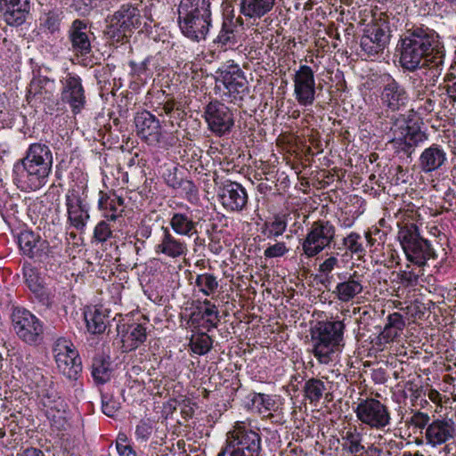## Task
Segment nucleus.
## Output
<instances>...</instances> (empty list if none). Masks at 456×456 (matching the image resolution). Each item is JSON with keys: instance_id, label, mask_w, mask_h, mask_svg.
<instances>
[{"instance_id": "1", "label": "nucleus", "mask_w": 456, "mask_h": 456, "mask_svg": "<svg viewBox=\"0 0 456 456\" xmlns=\"http://www.w3.org/2000/svg\"><path fill=\"white\" fill-rule=\"evenodd\" d=\"M399 63L403 69L414 72L428 69L429 82L435 86L444 65L445 49L438 33L425 25L407 28L398 43Z\"/></svg>"}, {"instance_id": "2", "label": "nucleus", "mask_w": 456, "mask_h": 456, "mask_svg": "<svg viewBox=\"0 0 456 456\" xmlns=\"http://www.w3.org/2000/svg\"><path fill=\"white\" fill-rule=\"evenodd\" d=\"M53 153L49 146L31 143L24 158L14 166V180L19 188L25 191H35L45 186L53 167Z\"/></svg>"}, {"instance_id": "3", "label": "nucleus", "mask_w": 456, "mask_h": 456, "mask_svg": "<svg viewBox=\"0 0 456 456\" xmlns=\"http://www.w3.org/2000/svg\"><path fill=\"white\" fill-rule=\"evenodd\" d=\"M177 23L182 34L192 42L205 40L212 27L211 0H181Z\"/></svg>"}, {"instance_id": "4", "label": "nucleus", "mask_w": 456, "mask_h": 456, "mask_svg": "<svg viewBox=\"0 0 456 456\" xmlns=\"http://www.w3.org/2000/svg\"><path fill=\"white\" fill-rule=\"evenodd\" d=\"M154 21L150 7L142 10L137 5L124 4L110 18L106 35L116 43H125L135 30L148 32Z\"/></svg>"}, {"instance_id": "5", "label": "nucleus", "mask_w": 456, "mask_h": 456, "mask_svg": "<svg viewBox=\"0 0 456 456\" xmlns=\"http://www.w3.org/2000/svg\"><path fill=\"white\" fill-rule=\"evenodd\" d=\"M345 328L343 321H322L312 330L313 354L320 363L332 362L335 353L344 346Z\"/></svg>"}, {"instance_id": "6", "label": "nucleus", "mask_w": 456, "mask_h": 456, "mask_svg": "<svg viewBox=\"0 0 456 456\" xmlns=\"http://www.w3.org/2000/svg\"><path fill=\"white\" fill-rule=\"evenodd\" d=\"M261 443L258 428L253 429L249 424L238 421L226 434L225 444L217 456H261Z\"/></svg>"}, {"instance_id": "7", "label": "nucleus", "mask_w": 456, "mask_h": 456, "mask_svg": "<svg viewBox=\"0 0 456 456\" xmlns=\"http://www.w3.org/2000/svg\"><path fill=\"white\" fill-rule=\"evenodd\" d=\"M397 237L407 260L411 264L422 267L428 260L438 257L429 240L421 236L416 224L404 223L400 226Z\"/></svg>"}, {"instance_id": "8", "label": "nucleus", "mask_w": 456, "mask_h": 456, "mask_svg": "<svg viewBox=\"0 0 456 456\" xmlns=\"http://www.w3.org/2000/svg\"><path fill=\"white\" fill-rule=\"evenodd\" d=\"M86 189V184L81 182L71 186L65 195L67 223L79 232L86 230L90 219Z\"/></svg>"}, {"instance_id": "9", "label": "nucleus", "mask_w": 456, "mask_h": 456, "mask_svg": "<svg viewBox=\"0 0 456 456\" xmlns=\"http://www.w3.org/2000/svg\"><path fill=\"white\" fill-rule=\"evenodd\" d=\"M390 37L391 30L387 20L379 19L368 24L360 40L362 56L371 61L379 58L389 45Z\"/></svg>"}, {"instance_id": "10", "label": "nucleus", "mask_w": 456, "mask_h": 456, "mask_svg": "<svg viewBox=\"0 0 456 456\" xmlns=\"http://www.w3.org/2000/svg\"><path fill=\"white\" fill-rule=\"evenodd\" d=\"M12 324L17 337L29 346H38L44 340L45 324L24 307H13Z\"/></svg>"}, {"instance_id": "11", "label": "nucleus", "mask_w": 456, "mask_h": 456, "mask_svg": "<svg viewBox=\"0 0 456 456\" xmlns=\"http://www.w3.org/2000/svg\"><path fill=\"white\" fill-rule=\"evenodd\" d=\"M337 229L329 220L319 219L312 223L303 240L302 250L309 257H314L334 243Z\"/></svg>"}, {"instance_id": "12", "label": "nucleus", "mask_w": 456, "mask_h": 456, "mask_svg": "<svg viewBox=\"0 0 456 456\" xmlns=\"http://www.w3.org/2000/svg\"><path fill=\"white\" fill-rule=\"evenodd\" d=\"M216 82H220L225 88L224 95L229 102L240 104L248 93V83L243 70L233 61H228L216 70Z\"/></svg>"}, {"instance_id": "13", "label": "nucleus", "mask_w": 456, "mask_h": 456, "mask_svg": "<svg viewBox=\"0 0 456 456\" xmlns=\"http://www.w3.org/2000/svg\"><path fill=\"white\" fill-rule=\"evenodd\" d=\"M354 412L357 419L371 429L385 430L391 424L388 406L376 398L361 399Z\"/></svg>"}, {"instance_id": "14", "label": "nucleus", "mask_w": 456, "mask_h": 456, "mask_svg": "<svg viewBox=\"0 0 456 456\" xmlns=\"http://www.w3.org/2000/svg\"><path fill=\"white\" fill-rule=\"evenodd\" d=\"M53 352L59 371L69 380H77L82 372V361L73 343L59 338L53 346Z\"/></svg>"}, {"instance_id": "15", "label": "nucleus", "mask_w": 456, "mask_h": 456, "mask_svg": "<svg viewBox=\"0 0 456 456\" xmlns=\"http://www.w3.org/2000/svg\"><path fill=\"white\" fill-rule=\"evenodd\" d=\"M380 102L387 111L397 112L404 109L410 100L403 85L390 74L380 76Z\"/></svg>"}, {"instance_id": "16", "label": "nucleus", "mask_w": 456, "mask_h": 456, "mask_svg": "<svg viewBox=\"0 0 456 456\" xmlns=\"http://www.w3.org/2000/svg\"><path fill=\"white\" fill-rule=\"evenodd\" d=\"M204 118L208 129L217 136L230 133L234 126L232 110L218 100L211 101L205 106Z\"/></svg>"}, {"instance_id": "17", "label": "nucleus", "mask_w": 456, "mask_h": 456, "mask_svg": "<svg viewBox=\"0 0 456 456\" xmlns=\"http://www.w3.org/2000/svg\"><path fill=\"white\" fill-rule=\"evenodd\" d=\"M342 450L351 456H381L382 449L375 444H363L362 429L353 425L340 432Z\"/></svg>"}, {"instance_id": "18", "label": "nucleus", "mask_w": 456, "mask_h": 456, "mask_svg": "<svg viewBox=\"0 0 456 456\" xmlns=\"http://www.w3.org/2000/svg\"><path fill=\"white\" fill-rule=\"evenodd\" d=\"M295 99L300 106H311L315 100L314 72L310 66L300 65L292 77Z\"/></svg>"}, {"instance_id": "19", "label": "nucleus", "mask_w": 456, "mask_h": 456, "mask_svg": "<svg viewBox=\"0 0 456 456\" xmlns=\"http://www.w3.org/2000/svg\"><path fill=\"white\" fill-rule=\"evenodd\" d=\"M62 84L61 99L69 104L74 114L80 113L86 102L82 78L76 73L68 72L61 80Z\"/></svg>"}, {"instance_id": "20", "label": "nucleus", "mask_w": 456, "mask_h": 456, "mask_svg": "<svg viewBox=\"0 0 456 456\" xmlns=\"http://www.w3.org/2000/svg\"><path fill=\"white\" fill-rule=\"evenodd\" d=\"M217 196L227 212L240 213L248 207L247 190L237 182L226 181L218 188Z\"/></svg>"}, {"instance_id": "21", "label": "nucleus", "mask_w": 456, "mask_h": 456, "mask_svg": "<svg viewBox=\"0 0 456 456\" xmlns=\"http://www.w3.org/2000/svg\"><path fill=\"white\" fill-rule=\"evenodd\" d=\"M71 50L76 55L87 56L92 52V40L94 39L90 26L84 20H73L68 31Z\"/></svg>"}, {"instance_id": "22", "label": "nucleus", "mask_w": 456, "mask_h": 456, "mask_svg": "<svg viewBox=\"0 0 456 456\" xmlns=\"http://www.w3.org/2000/svg\"><path fill=\"white\" fill-rule=\"evenodd\" d=\"M134 125L138 136L150 145L157 144L162 138V126L159 119L149 110L137 112Z\"/></svg>"}, {"instance_id": "23", "label": "nucleus", "mask_w": 456, "mask_h": 456, "mask_svg": "<svg viewBox=\"0 0 456 456\" xmlns=\"http://www.w3.org/2000/svg\"><path fill=\"white\" fill-rule=\"evenodd\" d=\"M31 0H0L4 21L11 27H20L30 16Z\"/></svg>"}, {"instance_id": "24", "label": "nucleus", "mask_w": 456, "mask_h": 456, "mask_svg": "<svg viewBox=\"0 0 456 456\" xmlns=\"http://www.w3.org/2000/svg\"><path fill=\"white\" fill-rule=\"evenodd\" d=\"M456 436L455 423L452 419H436L426 428L427 444L436 447L444 444Z\"/></svg>"}, {"instance_id": "25", "label": "nucleus", "mask_w": 456, "mask_h": 456, "mask_svg": "<svg viewBox=\"0 0 456 456\" xmlns=\"http://www.w3.org/2000/svg\"><path fill=\"white\" fill-rule=\"evenodd\" d=\"M447 152L444 146L432 143L425 148L419 155L418 165L424 174H430L442 169L447 163Z\"/></svg>"}, {"instance_id": "26", "label": "nucleus", "mask_w": 456, "mask_h": 456, "mask_svg": "<svg viewBox=\"0 0 456 456\" xmlns=\"http://www.w3.org/2000/svg\"><path fill=\"white\" fill-rule=\"evenodd\" d=\"M410 127L409 120L403 114H393L388 117V120L382 124V130L395 151L408 134Z\"/></svg>"}, {"instance_id": "27", "label": "nucleus", "mask_w": 456, "mask_h": 456, "mask_svg": "<svg viewBox=\"0 0 456 456\" xmlns=\"http://www.w3.org/2000/svg\"><path fill=\"white\" fill-rule=\"evenodd\" d=\"M363 291V276L356 271L339 281L333 294L338 301L348 303Z\"/></svg>"}, {"instance_id": "28", "label": "nucleus", "mask_w": 456, "mask_h": 456, "mask_svg": "<svg viewBox=\"0 0 456 456\" xmlns=\"http://www.w3.org/2000/svg\"><path fill=\"white\" fill-rule=\"evenodd\" d=\"M55 89L56 83L53 78L42 75L35 76L28 85L27 100L37 98L45 103L53 102Z\"/></svg>"}, {"instance_id": "29", "label": "nucleus", "mask_w": 456, "mask_h": 456, "mask_svg": "<svg viewBox=\"0 0 456 456\" xmlns=\"http://www.w3.org/2000/svg\"><path fill=\"white\" fill-rule=\"evenodd\" d=\"M25 282L38 302L46 307L53 304L48 289L45 287L38 271L30 265L23 266Z\"/></svg>"}, {"instance_id": "30", "label": "nucleus", "mask_w": 456, "mask_h": 456, "mask_svg": "<svg viewBox=\"0 0 456 456\" xmlns=\"http://www.w3.org/2000/svg\"><path fill=\"white\" fill-rule=\"evenodd\" d=\"M18 243L22 254L28 257L45 256L47 240H43L39 234L30 230H23L18 235Z\"/></svg>"}, {"instance_id": "31", "label": "nucleus", "mask_w": 456, "mask_h": 456, "mask_svg": "<svg viewBox=\"0 0 456 456\" xmlns=\"http://www.w3.org/2000/svg\"><path fill=\"white\" fill-rule=\"evenodd\" d=\"M162 237L155 250L158 254L161 253L171 258H177L185 256L188 248L187 244L175 238L167 227L162 226Z\"/></svg>"}, {"instance_id": "32", "label": "nucleus", "mask_w": 456, "mask_h": 456, "mask_svg": "<svg viewBox=\"0 0 456 456\" xmlns=\"http://www.w3.org/2000/svg\"><path fill=\"white\" fill-rule=\"evenodd\" d=\"M124 200L120 196L113 194L112 196L100 191L98 200V208L102 212V216L107 220L115 222L122 216Z\"/></svg>"}, {"instance_id": "33", "label": "nucleus", "mask_w": 456, "mask_h": 456, "mask_svg": "<svg viewBox=\"0 0 456 456\" xmlns=\"http://www.w3.org/2000/svg\"><path fill=\"white\" fill-rule=\"evenodd\" d=\"M275 0H240V13L254 20H259L272 11Z\"/></svg>"}, {"instance_id": "34", "label": "nucleus", "mask_w": 456, "mask_h": 456, "mask_svg": "<svg viewBox=\"0 0 456 456\" xmlns=\"http://www.w3.org/2000/svg\"><path fill=\"white\" fill-rule=\"evenodd\" d=\"M147 338V328L141 323L128 325L126 331L122 336L123 347L126 351H133L145 342Z\"/></svg>"}, {"instance_id": "35", "label": "nucleus", "mask_w": 456, "mask_h": 456, "mask_svg": "<svg viewBox=\"0 0 456 456\" xmlns=\"http://www.w3.org/2000/svg\"><path fill=\"white\" fill-rule=\"evenodd\" d=\"M428 139V134L420 130L419 127L411 126L408 134L404 137L399 147L395 151L397 153L403 152L407 157H411L415 148L422 145Z\"/></svg>"}, {"instance_id": "36", "label": "nucleus", "mask_w": 456, "mask_h": 456, "mask_svg": "<svg viewBox=\"0 0 456 456\" xmlns=\"http://www.w3.org/2000/svg\"><path fill=\"white\" fill-rule=\"evenodd\" d=\"M169 224L172 230L178 235L191 237L197 234V224L186 213H174L170 218Z\"/></svg>"}, {"instance_id": "37", "label": "nucleus", "mask_w": 456, "mask_h": 456, "mask_svg": "<svg viewBox=\"0 0 456 456\" xmlns=\"http://www.w3.org/2000/svg\"><path fill=\"white\" fill-rule=\"evenodd\" d=\"M235 30L236 24L232 21V19H224L221 29L213 43L224 51L233 48L238 43Z\"/></svg>"}, {"instance_id": "38", "label": "nucleus", "mask_w": 456, "mask_h": 456, "mask_svg": "<svg viewBox=\"0 0 456 456\" xmlns=\"http://www.w3.org/2000/svg\"><path fill=\"white\" fill-rule=\"evenodd\" d=\"M91 374L96 384H104L110 379V362L102 355L97 354L93 358Z\"/></svg>"}, {"instance_id": "39", "label": "nucleus", "mask_w": 456, "mask_h": 456, "mask_svg": "<svg viewBox=\"0 0 456 456\" xmlns=\"http://www.w3.org/2000/svg\"><path fill=\"white\" fill-rule=\"evenodd\" d=\"M86 327L92 334H101L106 330L107 315L99 308L89 309L84 314Z\"/></svg>"}, {"instance_id": "40", "label": "nucleus", "mask_w": 456, "mask_h": 456, "mask_svg": "<svg viewBox=\"0 0 456 456\" xmlns=\"http://www.w3.org/2000/svg\"><path fill=\"white\" fill-rule=\"evenodd\" d=\"M286 216H275L272 220L265 221L261 226V233L269 240H276L281 236L287 229Z\"/></svg>"}, {"instance_id": "41", "label": "nucleus", "mask_w": 456, "mask_h": 456, "mask_svg": "<svg viewBox=\"0 0 456 456\" xmlns=\"http://www.w3.org/2000/svg\"><path fill=\"white\" fill-rule=\"evenodd\" d=\"M325 390V383L316 378L309 379L303 387L305 398L311 403H317L322 399Z\"/></svg>"}, {"instance_id": "42", "label": "nucleus", "mask_w": 456, "mask_h": 456, "mask_svg": "<svg viewBox=\"0 0 456 456\" xmlns=\"http://www.w3.org/2000/svg\"><path fill=\"white\" fill-rule=\"evenodd\" d=\"M195 284L205 296L214 294L218 288L217 278L213 273H202L196 277Z\"/></svg>"}, {"instance_id": "43", "label": "nucleus", "mask_w": 456, "mask_h": 456, "mask_svg": "<svg viewBox=\"0 0 456 456\" xmlns=\"http://www.w3.org/2000/svg\"><path fill=\"white\" fill-rule=\"evenodd\" d=\"M213 346V339L207 333L200 332L190 341L191 351L199 355H204L210 351Z\"/></svg>"}, {"instance_id": "44", "label": "nucleus", "mask_w": 456, "mask_h": 456, "mask_svg": "<svg viewBox=\"0 0 456 456\" xmlns=\"http://www.w3.org/2000/svg\"><path fill=\"white\" fill-rule=\"evenodd\" d=\"M39 396L45 407L50 408L51 410L57 409V411H60L58 407L61 406L62 401L53 387L42 389L39 392Z\"/></svg>"}, {"instance_id": "45", "label": "nucleus", "mask_w": 456, "mask_h": 456, "mask_svg": "<svg viewBox=\"0 0 456 456\" xmlns=\"http://www.w3.org/2000/svg\"><path fill=\"white\" fill-rule=\"evenodd\" d=\"M343 244L352 254L358 256L365 254L366 250L362 241V236L357 232H350L346 237L343 239Z\"/></svg>"}, {"instance_id": "46", "label": "nucleus", "mask_w": 456, "mask_h": 456, "mask_svg": "<svg viewBox=\"0 0 456 456\" xmlns=\"http://www.w3.org/2000/svg\"><path fill=\"white\" fill-rule=\"evenodd\" d=\"M110 220H102L98 222L94 229V239L101 243L107 241L112 237V229L110 224Z\"/></svg>"}, {"instance_id": "47", "label": "nucleus", "mask_w": 456, "mask_h": 456, "mask_svg": "<svg viewBox=\"0 0 456 456\" xmlns=\"http://www.w3.org/2000/svg\"><path fill=\"white\" fill-rule=\"evenodd\" d=\"M178 189L189 202L196 203L199 200V190L191 180L183 179L178 184Z\"/></svg>"}, {"instance_id": "48", "label": "nucleus", "mask_w": 456, "mask_h": 456, "mask_svg": "<svg viewBox=\"0 0 456 456\" xmlns=\"http://www.w3.org/2000/svg\"><path fill=\"white\" fill-rule=\"evenodd\" d=\"M62 19V12L59 10L50 11L46 13V17L44 20V26L52 34L55 33L60 29L61 20Z\"/></svg>"}, {"instance_id": "49", "label": "nucleus", "mask_w": 456, "mask_h": 456, "mask_svg": "<svg viewBox=\"0 0 456 456\" xmlns=\"http://www.w3.org/2000/svg\"><path fill=\"white\" fill-rule=\"evenodd\" d=\"M444 89L448 96L450 102L456 103V74L452 71H449L444 77Z\"/></svg>"}, {"instance_id": "50", "label": "nucleus", "mask_w": 456, "mask_h": 456, "mask_svg": "<svg viewBox=\"0 0 456 456\" xmlns=\"http://www.w3.org/2000/svg\"><path fill=\"white\" fill-rule=\"evenodd\" d=\"M213 317H215V319L218 317V311L216 305H211L210 307H206L202 310L200 309L199 313H192L191 321L192 324H199L200 321Z\"/></svg>"}, {"instance_id": "51", "label": "nucleus", "mask_w": 456, "mask_h": 456, "mask_svg": "<svg viewBox=\"0 0 456 456\" xmlns=\"http://www.w3.org/2000/svg\"><path fill=\"white\" fill-rule=\"evenodd\" d=\"M419 273H415L412 270L401 271L398 273L400 283L405 287H415L419 283Z\"/></svg>"}, {"instance_id": "52", "label": "nucleus", "mask_w": 456, "mask_h": 456, "mask_svg": "<svg viewBox=\"0 0 456 456\" xmlns=\"http://www.w3.org/2000/svg\"><path fill=\"white\" fill-rule=\"evenodd\" d=\"M289 251L284 242H277L269 246L264 251V256L267 258L280 257L284 256Z\"/></svg>"}, {"instance_id": "53", "label": "nucleus", "mask_w": 456, "mask_h": 456, "mask_svg": "<svg viewBox=\"0 0 456 456\" xmlns=\"http://www.w3.org/2000/svg\"><path fill=\"white\" fill-rule=\"evenodd\" d=\"M430 417L428 413L417 411L413 412L410 419V423L419 429L427 428L428 426L430 424Z\"/></svg>"}, {"instance_id": "54", "label": "nucleus", "mask_w": 456, "mask_h": 456, "mask_svg": "<svg viewBox=\"0 0 456 456\" xmlns=\"http://www.w3.org/2000/svg\"><path fill=\"white\" fill-rule=\"evenodd\" d=\"M338 265V259L336 256H330L326 258L320 265H319V273L322 275H324L326 278L331 273V272L335 269Z\"/></svg>"}, {"instance_id": "55", "label": "nucleus", "mask_w": 456, "mask_h": 456, "mask_svg": "<svg viewBox=\"0 0 456 456\" xmlns=\"http://www.w3.org/2000/svg\"><path fill=\"white\" fill-rule=\"evenodd\" d=\"M102 412L108 417H113L120 408L119 403L113 398L102 399Z\"/></svg>"}, {"instance_id": "56", "label": "nucleus", "mask_w": 456, "mask_h": 456, "mask_svg": "<svg viewBox=\"0 0 456 456\" xmlns=\"http://www.w3.org/2000/svg\"><path fill=\"white\" fill-rule=\"evenodd\" d=\"M177 167L167 169L164 174L165 183L168 187L173 189H178V184L183 181V178L177 176Z\"/></svg>"}, {"instance_id": "57", "label": "nucleus", "mask_w": 456, "mask_h": 456, "mask_svg": "<svg viewBox=\"0 0 456 456\" xmlns=\"http://www.w3.org/2000/svg\"><path fill=\"white\" fill-rule=\"evenodd\" d=\"M44 254L45 256H37L36 258L45 265H53V262L56 261V257L60 256L59 252L56 251V246L50 247L48 242Z\"/></svg>"}, {"instance_id": "58", "label": "nucleus", "mask_w": 456, "mask_h": 456, "mask_svg": "<svg viewBox=\"0 0 456 456\" xmlns=\"http://www.w3.org/2000/svg\"><path fill=\"white\" fill-rule=\"evenodd\" d=\"M152 432V427L146 421H141L135 428V436L138 439L146 441Z\"/></svg>"}, {"instance_id": "59", "label": "nucleus", "mask_w": 456, "mask_h": 456, "mask_svg": "<svg viewBox=\"0 0 456 456\" xmlns=\"http://www.w3.org/2000/svg\"><path fill=\"white\" fill-rule=\"evenodd\" d=\"M387 325L395 328V330H397L399 331H403V330L405 326V322L403 318V315L399 313H393V314H389L387 318Z\"/></svg>"}, {"instance_id": "60", "label": "nucleus", "mask_w": 456, "mask_h": 456, "mask_svg": "<svg viewBox=\"0 0 456 456\" xmlns=\"http://www.w3.org/2000/svg\"><path fill=\"white\" fill-rule=\"evenodd\" d=\"M174 110H175V102L173 101H167L164 103H159V106H157L154 110L160 117H163L166 115L171 118Z\"/></svg>"}, {"instance_id": "61", "label": "nucleus", "mask_w": 456, "mask_h": 456, "mask_svg": "<svg viewBox=\"0 0 456 456\" xmlns=\"http://www.w3.org/2000/svg\"><path fill=\"white\" fill-rule=\"evenodd\" d=\"M401 331L390 327L386 323L384 330L380 333V338L384 339L386 343H389L396 338L400 335Z\"/></svg>"}, {"instance_id": "62", "label": "nucleus", "mask_w": 456, "mask_h": 456, "mask_svg": "<svg viewBox=\"0 0 456 456\" xmlns=\"http://www.w3.org/2000/svg\"><path fill=\"white\" fill-rule=\"evenodd\" d=\"M253 404L257 407L263 406L265 410H270L272 405V399L264 394H255L252 398Z\"/></svg>"}, {"instance_id": "63", "label": "nucleus", "mask_w": 456, "mask_h": 456, "mask_svg": "<svg viewBox=\"0 0 456 456\" xmlns=\"http://www.w3.org/2000/svg\"><path fill=\"white\" fill-rule=\"evenodd\" d=\"M151 60V57H147L140 63H135L134 61H130L129 65L134 73H135L137 75H141L147 71L148 65H149Z\"/></svg>"}, {"instance_id": "64", "label": "nucleus", "mask_w": 456, "mask_h": 456, "mask_svg": "<svg viewBox=\"0 0 456 456\" xmlns=\"http://www.w3.org/2000/svg\"><path fill=\"white\" fill-rule=\"evenodd\" d=\"M116 448L119 456H136V452L130 445L122 444L119 441L116 442Z\"/></svg>"}]
</instances>
